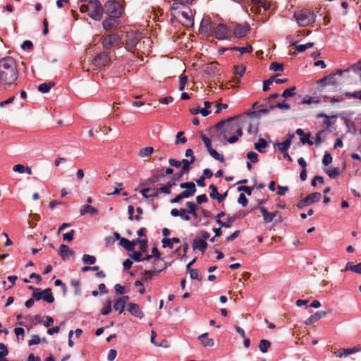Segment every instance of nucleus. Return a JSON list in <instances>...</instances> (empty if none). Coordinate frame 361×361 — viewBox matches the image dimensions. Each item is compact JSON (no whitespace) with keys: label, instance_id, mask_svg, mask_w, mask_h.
I'll use <instances>...</instances> for the list:
<instances>
[{"label":"nucleus","instance_id":"55","mask_svg":"<svg viewBox=\"0 0 361 361\" xmlns=\"http://www.w3.org/2000/svg\"><path fill=\"white\" fill-rule=\"evenodd\" d=\"M245 72V67H244L243 66L233 67V74L235 75H239L240 77H242Z\"/></svg>","mask_w":361,"mask_h":361},{"label":"nucleus","instance_id":"34","mask_svg":"<svg viewBox=\"0 0 361 361\" xmlns=\"http://www.w3.org/2000/svg\"><path fill=\"white\" fill-rule=\"evenodd\" d=\"M314 45V42H308L305 44H298V42H294L292 44V46H293L298 52H303L307 49L313 47Z\"/></svg>","mask_w":361,"mask_h":361},{"label":"nucleus","instance_id":"62","mask_svg":"<svg viewBox=\"0 0 361 361\" xmlns=\"http://www.w3.org/2000/svg\"><path fill=\"white\" fill-rule=\"evenodd\" d=\"M238 202L243 207H246L248 204V200L243 193H240L238 199Z\"/></svg>","mask_w":361,"mask_h":361},{"label":"nucleus","instance_id":"12","mask_svg":"<svg viewBox=\"0 0 361 361\" xmlns=\"http://www.w3.org/2000/svg\"><path fill=\"white\" fill-rule=\"evenodd\" d=\"M121 42L120 37L116 34H111L104 37L102 39V45L104 49H109L119 44Z\"/></svg>","mask_w":361,"mask_h":361},{"label":"nucleus","instance_id":"10","mask_svg":"<svg viewBox=\"0 0 361 361\" xmlns=\"http://www.w3.org/2000/svg\"><path fill=\"white\" fill-rule=\"evenodd\" d=\"M348 71V70H337L336 73H331L329 75L320 79L318 81V83L320 84L322 87H325L326 85L335 86L338 84L336 75L338 74L339 75H341L343 73Z\"/></svg>","mask_w":361,"mask_h":361},{"label":"nucleus","instance_id":"31","mask_svg":"<svg viewBox=\"0 0 361 361\" xmlns=\"http://www.w3.org/2000/svg\"><path fill=\"white\" fill-rule=\"evenodd\" d=\"M348 270H350L355 273H357L358 274H361V263H359L357 264H354L353 262H348L345 267L344 269V271H347Z\"/></svg>","mask_w":361,"mask_h":361},{"label":"nucleus","instance_id":"38","mask_svg":"<svg viewBox=\"0 0 361 361\" xmlns=\"http://www.w3.org/2000/svg\"><path fill=\"white\" fill-rule=\"evenodd\" d=\"M254 4L257 8H262L264 11H268L271 7L270 3L264 0H255Z\"/></svg>","mask_w":361,"mask_h":361},{"label":"nucleus","instance_id":"64","mask_svg":"<svg viewBox=\"0 0 361 361\" xmlns=\"http://www.w3.org/2000/svg\"><path fill=\"white\" fill-rule=\"evenodd\" d=\"M344 95L347 98L354 97V98L361 99V91L355 92H345Z\"/></svg>","mask_w":361,"mask_h":361},{"label":"nucleus","instance_id":"28","mask_svg":"<svg viewBox=\"0 0 361 361\" xmlns=\"http://www.w3.org/2000/svg\"><path fill=\"white\" fill-rule=\"evenodd\" d=\"M80 215H85L86 214H90L91 215H96L98 214V209L90 204H84L81 207L80 211Z\"/></svg>","mask_w":361,"mask_h":361},{"label":"nucleus","instance_id":"51","mask_svg":"<svg viewBox=\"0 0 361 361\" xmlns=\"http://www.w3.org/2000/svg\"><path fill=\"white\" fill-rule=\"evenodd\" d=\"M332 162V157L329 152H325L322 159V164L324 166H328Z\"/></svg>","mask_w":361,"mask_h":361},{"label":"nucleus","instance_id":"42","mask_svg":"<svg viewBox=\"0 0 361 361\" xmlns=\"http://www.w3.org/2000/svg\"><path fill=\"white\" fill-rule=\"evenodd\" d=\"M343 351L346 355V356H348L349 355L361 351V345L357 344L353 348H345V350H343Z\"/></svg>","mask_w":361,"mask_h":361},{"label":"nucleus","instance_id":"9","mask_svg":"<svg viewBox=\"0 0 361 361\" xmlns=\"http://www.w3.org/2000/svg\"><path fill=\"white\" fill-rule=\"evenodd\" d=\"M200 33L204 37H213L214 32V25L209 17L202 19L199 28Z\"/></svg>","mask_w":361,"mask_h":361},{"label":"nucleus","instance_id":"15","mask_svg":"<svg viewBox=\"0 0 361 361\" xmlns=\"http://www.w3.org/2000/svg\"><path fill=\"white\" fill-rule=\"evenodd\" d=\"M250 27L247 23L237 25L233 30V35L237 38H242L246 36L250 32Z\"/></svg>","mask_w":361,"mask_h":361},{"label":"nucleus","instance_id":"8","mask_svg":"<svg viewBox=\"0 0 361 361\" xmlns=\"http://www.w3.org/2000/svg\"><path fill=\"white\" fill-rule=\"evenodd\" d=\"M209 236L210 235L207 231H201L193 240L192 245V250L194 251L198 250L204 253L207 248L208 244L207 240L209 239Z\"/></svg>","mask_w":361,"mask_h":361},{"label":"nucleus","instance_id":"35","mask_svg":"<svg viewBox=\"0 0 361 361\" xmlns=\"http://www.w3.org/2000/svg\"><path fill=\"white\" fill-rule=\"evenodd\" d=\"M54 86H55V82L52 81L48 83H42L38 86V90L42 93H47Z\"/></svg>","mask_w":361,"mask_h":361},{"label":"nucleus","instance_id":"2","mask_svg":"<svg viewBox=\"0 0 361 361\" xmlns=\"http://www.w3.org/2000/svg\"><path fill=\"white\" fill-rule=\"evenodd\" d=\"M243 134L242 128L237 121V117L228 118L223 131L224 138L230 144H233L238 140Z\"/></svg>","mask_w":361,"mask_h":361},{"label":"nucleus","instance_id":"18","mask_svg":"<svg viewBox=\"0 0 361 361\" xmlns=\"http://www.w3.org/2000/svg\"><path fill=\"white\" fill-rule=\"evenodd\" d=\"M180 188L187 189L183 191V193H186V197H190L192 196L196 192V187L193 182H185L180 185Z\"/></svg>","mask_w":361,"mask_h":361},{"label":"nucleus","instance_id":"14","mask_svg":"<svg viewBox=\"0 0 361 361\" xmlns=\"http://www.w3.org/2000/svg\"><path fill=\"white\" fill-rule=\"evenodd\" d=\"M228 35V27L223 23L218 24L214 27V36L219 40H223L227 38Z\"/></svg>","mask_w":361,"mask_h":361},{"label":"nucleus","instance_id":"56","mask_svg":"<svg viewBox=\"0 0 361 361\" xmlns=\"http://www.w3.org/2000/svg\"><path fill=\"white\" fill-rule=\"evenodd\" d=\"M247 157L252 163H257L258 161V155L253 151H250L247 154Z\"/></svg>","mask_w":361,"mask_h":361},{"label":"nucleus","instance_id":"40","mask_svg":"<svg viewBox=\"0 0 361 361\" xmlns=\"http://www.w3.org/2000/svg\"><path fill=\"white\" fill-rule=\"evenodd\" d=\"M270 345H271L270 341H269L268 340H266V339H262L260 341L259 344V350L262 353H265L267 352L268 348L270 347Z\"/></svg>","mask_w":361,"mask_h":361},{"label":"nucleus","instance_id":"30","mask_svg":"<svg viewBox=\"0 0 361 361\" xmlns=\"http://www.w3.org/2000/svg\"><path fill=\"white\" fill-rule=\"evenodd\" d=\"M160 255L161 254L157 247H154L152 249V254H149V256L151 257V260H154L156 262V264L161 262L163 264L162 265L166 264L164 262V259L161 258Z\"/></svg>","mask_w":361,"mask_h":361},{"label":"nucleus","instance_id":"6","mask_svg":"<svg viewBox=\"0 0 361 361\" xmlns=\"http://www.w3.org/2000/svg\"><path fill=\"white\" fill-rule=\"evenodd\" d=\"M152 41L149 37H138L137 33V63L140 59L139 54L148 56L152 49Z\"/></svg>","mask_w":361,"mask_h":361},{"label":"nucleus","instance_id":"46","mask_svg":"<svg viewBox=\"0 0 361 361\" xmlns=\"http://www.w3.org/2000/svg\"><path fill=\"white\" fill-rule=\"evenodd\" d=\"M173 186V183H167L166 185L161 186L159 188V192L170 194L171 192V188Z\"/></svg>","mask_w":361,"mask_h":361},{"label":"nucleus","instance_id":"58","mask_svg":"<svg viewBox=\"0 0 361 361\" xmlns=\"http://www.w3.org/2000/svg\"><path fill=\"white\" fill-rule=\"evenodd\" d=\"M188 248H189V245H188V244L187 243H184L183 245H181V246H180L179 247H178V248L176 250L175 252H176V253H178V252H179L181 250V251L183 252V255H182V257H185V255H186V253H187V252H188Z\"/></svg>","mask_w":361,"mask_h":361},{"label":"nucleus","instance_id":"44","mask_svg":"<svg viewBox=\"0 0 361 361\" xmlns=\"http://www.w3.org/2000/svg\"><path fill=\"white\" fill-rule=\"evenodd\" d=\"M82 262L86 264H94L96 262V257L93 255L85 254L82 256Z\"/></svg>","mask_w":361,"mask_h":361},{"label":"nucleus","instance_id":"29","mask_svg":"<svg viewBox=\"0 0 361 361\" xmlns=\"http://www.w3.org/2000/svg\"><path fill=\"white\" fill-rule=\"evenodd\" d=\"M293 137H294L293 135H289V137L286 140L276 144L279 151L281 153L286 152L288 150V149L290 147V144H291V140Z\"/></svg>","mask_w":361,"mask_h":361},{"label":"nucleus","instance_id":"48","mask_svg":"<svg viewBox=\"0 0 361 361\" xmlns=\"http://www.w3.org/2000/svg\"><path fill=\"white\" fill-rule=\"evenodd\" d=\"M114 308L116 311H118L119 313H121L123 312L125 308V304L123 301L120 300L119 299L116 300L114 305Z\"/></svg>","mask_w":361,"mask_h":361},{"label":"nucleus","instance_id":"1","mask_svg":"<svg viewBox=\"0 0 361 361\" xmlns=\"http://www.w3.org/2000/svg\"><path fill=\"white\" fill-rule=\"evenodd\" d=\"M18 75L17 62L13 57L5 56L0 59V86L16 85Z\"/></svg>","mask_w":361,"mask_h":361},{"label":"nucleus","instance_id":"36","mask_svg":"<svg viewBox=\"0 0 361 361\" xmlns=\"http://www.w3.org/2000/svg\"><path fill=\"white\" fill-rule=\"evenodd\" d=\"M267 146V142L263 138H259L258 142L255 144V148L260 153H263L265 152L264 149Z\"/></svg>","mask_w":361,"mask_h":361},{"label":"nucleus","instance_id":"19","mask_svg":"<svg viewBox=\"0 0 361 361\" xmlns=\"http://www.w3.org/2000/svg\"><path fill=\"white\" fill-rule=\"evenodd\" d=\"M259 211L265 223H270L277 216L279 212H269L264 207H259Z\"/></svg>","mask_w":361,"mask_h":361},{"label":"nucleus","instance_id":"25","mask_svg":"<svg viewBox=\"0 0 361 361\" xmlns=\"http://www.w3.org/2000/svg\"><path fill=\"white\" fill-rule=\"evenodd\" d=\"M198 339L204 347H213L214 345V340L208 338V333H204L199 336Z\"/></svg>","mask_w":361,"mask_h":361},{"label":"nucleus","instance_id":"26","mask_svg":"<svg viewBox=\"0 0 361 361\" xmlns=\"http://www.w3.org/2000/svg\"><path fill=\"white\" fill-rule=\"evenodd\" d=\"M295 133L301 137L300 141L302 144L307 143L310 146L314 145V142L310 140V134L305 135L304 130L301 128L297 129Z\"/></svg>","mask_w":361,"mask_h":361},{"label":"nucleus","instance_id":"27","mask_svg":"<svg viewBox=\"0 0 361 361\" xmlns=\"http://www.w3.org/2000/svg\"><path fill=\"white\" fill-rule=\"evenodd\" d=\"M119 245L123 247L127 251H133L135 246V240L130 241L129 240L124 238L123 239H121Z\"/></svg>","mask_w":361,"mask_h":361},{"label":"nucleus","instance_id":"39","mask_svg":"<svg viewBox=\"0 0 361 361\" xmlns=\"http://www.w3.org/2000/svg\"><path fill=\"white\" fill-rule=\"evenodd\" d=\"M209 154L216 160L219 161L221 163H224L225 159L223 155L220 154L216 150L214 149H209L208 150Z\"/></svg>","mask_w":361,"mask_h":361},{"label":"nucleus","instance_id":"63","mask_svg":"<svg viewBox=\"0 0 361 361\" xmlns=\"http://www.w3.org/2000/svg\"><path fill=\"white\" fill-rule=\"evenodd\" d=\"M183 176V173H181L180 171L177 172L173 176L172 178L169 181H168V183H173L174 186L176 184V181H178L182 178Z\"/></svg>","mask_w":361,"mask_h":361},{"label":"nucleus","instance_id":"47","mask_svg":"<svg viewBox=\"0 0 361 361\" xmlns=\"http://www.w3.org/2000/svg\"><path fill=\"white\" fill-rule=\"evenodd\" d=\"M284 69V66L283 63H279L277 62H273L271 63L269 66V70L274 71H283Z\"/></svg>","mask_w":361,"mask_h":361},{"label":"nucleus","instance_id":"21","mask_svg":"<svg viewBox=\"0 0 361 361\" xmlns=\"http://www.w3.org/2000/svg\"><path fill=\"white\" fill-rule=\"evenodd\" d=\"M154 149L152 147H146L140 149L137 154L140 158L144 159L145 161H148L150 156L154 153Z\"/></svg>","mask_w":361,"mask_h":361},{"label":"nucleus","instance_id":"53","mask_svg":"<svg viewBox=\"0 0 361 361\" xmlns=\"http://www.w3.org/2000/svg\"><path fill=\"white\" fill-rule=\"evenodd\" d=\"M317 118H324L325 120L323 122V124L326 126V128H329L332 126V123L330 121V117L325 114H319L317 116Z\"/></svg>","mask_w":361,"mask_h":361},{"label":"nucleus","instance_id":"59","mask_svg":"<svg viewBox=\"0 0 361 361\" xmlns=\"http://www.w3.org/2000/svg\"><path fill=\"white\" fill-rule=\"evenodd\" d=\"M209 188L212 190V192L209 194L210 197L212 199H216L217 196H219L216 186L214 184H211L209 185Z\"/></svg>","mask_w":361,"mask_h":361},{"label":"nucleus","instance_id":"22","mask_svg":"<svg viewBox=\"0 0 361 361\" xmlns=\"http://www.w3.org/2000/svg\"><path fill=\"white\" fill-rule=\"evenodd\" d=\"M118 18L116 17H109L108 16L106 19L104 20L102 25L103 27L106 30H109L114 27L116 26L118 24Z\"/></svg>","mask_w":361,"mask_h":361},{"label":"nucleus","instance_id":"45","mask_svg":"<svg viewBox=\"0 0 361 361\" xmlns=\"http://www.w3.org/2000/svg\"><path fill=\"white\" fill-rule=\"evenodd\" d=\"M296 87L295 86H293L292 87L290 88H288V89H286L282 93V97L287 99L288 97H293V95H295V90Z\"/></svg>","mask_w":361,"mask_h":361},{"label":"nucleus","instance_id":"11","mask_svg":"<svg viewBox=\"0 0 361 361\" xmlns=\"http://www.w3.org/2000/svg\"><path fill=\"white\" fill-rule=\"evenodd\" d=\"M321 197H322V195L320 192H315L311 193L310 195H309L306 196L305 197H304L303 199L300 200L297 203V207L300 209L303 208V207L308 206L312 203L319 201Z\"/></svg>","mask_w":361,"mask_h":361},{"label":"nucleus","instance_id":"20","mask_svg":"<svg viewBox=\"0 0 361 361\" xmlns=\"http://www.w3.org/2000/svg\"><path fill=\"white\" fill-rule=\"evenodd\" d=\"M59 255L63 260H66L70 256H74L75 252L68 245L62 244L59 247Z\"/></svg>","mask_w":361,"mask_h":361},{"label":"nucleus","instance_id":"16","mask_svg":"<svg viewBox=\"0 0 361 361\" xmlns=\"http://www.w3.org/2000/svg\"><path fill=\"white\" fill-rule=\"evenodd\" d=\"M126 49L133 54L135 53V34L133 32H126Z\"/></svg>","mask_w":361,"mask_h":361},{"label":"nucleus","instance_id":"61","mask_svg":"<svg viewBox=\"0 0 361 361\" xmlns=\"http://www.w3.org/2000/svg\"><path fill=\"white\" fill-rule=\"evenodd\" d=\"M111 310L112 309H111V302L110 301H107L106 303L105 304L104 307L102 310L101 313L103 315H107V314H109L111 312Z\"/></svg>","mask_w":361,"mask_h":361},{"label":"nucleus","instance_id":"13","mask_svg":"<svg viewBox=\"0 0 361 361\" xmlns=\"http://www.w3.org/2000/svg\"><path fill=\"white\" fill-rule=\"evenodd\" d=\"M110 62L111 57L107 51H103L97 54L92 61L93 65L96 66H105L109 65Z\"/></svg>","mask_w":361,"mask_h":361},{"label":"nucleus","instance_id":"50","mask_svg":"<svg viewBox=\"0 0 361 361\" xmlns=\"http://www.w3.org/2000/svg\"><path fill=\"white\" fill-rule=\"evenodd\" d=\"M279 74H276L274 76L269 78V79L264 80L262 90L263 91H267L269 90V85L274 82V78L278 76Z\"/></svg>","mask_w":361,"mask_h":361},{"label":"nucleus","instance_id":"52","mask_svg":"<svg viewBox=\"0 0 361 361\" xmlns=\"http://www.w3.org/2000/svg\"><path fill=\"white\" fill-rule=\"evenodd\" d=\"M188 81V76L181 75L179 77V87L178 90L183 91L185 89V84Z\"/></svg>","mask_w":361,"mask_h":361},{"label":"nucleus","instance_id":"37","mask_svg":"<svg viewBox=\"0 0 361 361\" xmlns=\"http://www.w3.org/2000/svg\"><path fill=\"white\" fill-rule=\"evenodd\" d=\"M231 50L238 51L240 53V54H243L245 53H251L253 51L252 47L251 45H247L246 47H233L230 49Z\"/></svg>","mask_w":361,"mask_h":361},{"label":"nucleus","instance_id":"32","mask_svg":"<svg viewBox=\"0 0 361 361\" xmlns=\"http://www.w3.org/2000/svg\"><path fill=\"white\" fill-rule=\"evenodd\" d=\"M195 160V157H192L190 160L186 159H183L182 160L183 166H182L180 172L183 173V174L185 173H188L189 171L190 170V165L193 164Z\"/></svg>","mask_w":361,"mask_h":361},{"label":"nucleus","instance_id":"54","mask_svg":"<svg viewBox=\"0 0 361 361\" xmlns=\"http://www.w3.org/2000/svg\"><path fill=\"white\" fill-rule=\"evenodd\" d=\"M41 293H42V297L49 296L51 299H52L51 301H46L48 303H52L54 302V297L52 295L51 289L49 288H47L44 289V290L41 291Z\"/></svg>","mask_w":361,"mask_h":361},{"label":"nucleus","instance_id":"57","mask_svg":"<svg viewBox=\"0 0 361 361\" xmlns=\"http://www.w3.org/2000/svg\"><path fill=\"white\" fill-rule=\"evenodd\" d=\"M183 131H180L177 133L176 144H178L179 142L183 144L187 142V139L185 137H183Z\"/></svg>","mask_w":361,"mask_h":361},{"label":"nucleus","instance_id":"7","mask_svg":"<svg viewBox=\"0 0 361 361\" xmlns=\"http://www.w3.org/2000/svg\"><path fill=\"white\" fill-rule=\"evenodd\" d=\"M137 262H149L151 257L148 253V240L147 238L140 239L137 238Z\"/></svg>","mask_w":361,"mask_h":361},{"label":"nucleus","instance_id":"49","mask_svg":"<svg viewBox=\"0 0 361 361\" xmlns=\"http://www.w3.org/2000/svg\"><path fill=\"white\" fill-rule=\"evenodd\" d=\"M325 172L331 178H336L339 175V168L335 167L332 169H326Z\"/></svg>","mask_w":361,"mask_h":361},{"label":"nucleus","instance_id":"4","mask_svg":"<svg viewBox=\"0 0 361 361\" xmlns=\"http://www.w3.org/2000/svg\"><path fill=\"white\" fill-rule=\"evenodd\" d=\"M294 18L300 26L305 27L314 23L316 16L312 11L301 10L294 13Z\"/></svg>","mask_w":361,"mask_h":361},{"label":"nucleus","instance_id":"60","mask_svg":"<svg viewBox=\"0 0 361 361\" xmlns=\"http://www.w3.org/2000/svg\"><path fill=\"white\" fill-rule=\"evenodd\" d=\"M75 231L74 230H71L70 232L64 233L63 235V238L64 240L68 242H71L73 240Z\"/></svg>","mask_w":361,"mask_h":361},{"label":"nucleus","instance_id":"17","mask_svg":"<svg viewBox=\"0 0 361 361\" xmlns=\"http://www.w3.org/2000/svg\"><path fill=\"white\" fill-rule=\"evenodd\" d=\"M331 310H329L328 312L317 311L314 314H312L310 317H309L306 319L305 323L306 325H310L312 323L317 322L319 319L325 317L328 313H331Z\"/></svg>","mask_w":361,"mask_h":361},{"label":"nucleus","instance_id":"5","mask_svg":"<svg viewBox=\"0 0 361 361\" xmlns=\"http://www.w3.org/2000/svg\"><path fill=\"white\" fill-rule=\"evenodd\" d=\"M123 11L121 4L116 1H107L103 7V13L109 17L119 18Z\"/></svg>","mask_w":361,"mask_h":361},{"label":"nucleus","instance_id":"43","mask_svg":"<svg viewBox=\"0 0 361 361\" xmlns=\"http://www.w3.org/2000/svg\"><path fill=\"white\" fill-rule=\"evenodd\" d=\"M189 271L190 276L192 279H196L199 281L202 280V276L200 274V271L197 269H191Z\"/></svg>","mask_w":361,"mask_h":361},{"label":"nucleus","instance_id":"24","mask_svg":"<svg viewBox=\"0 0 361 361\" xmlns=\"http://www.w3.org/2000/svg\"><path fill=\"white\" fill-rule=\"evenodd\" d=\"M166 267V264H164V265L161 266L160 269L144 271L142 275V280L145 281L150 280L153 277V276L159 274L162 270H164Z\"/></svg>","mask_w":361,"mask_h":361},{"label":"nucleus","instance_id":"3","mask_svg":"<svg viewBox=\"0 0 361 361\" xmlns=\"http://www.w3.org/2000/svg\"><path fill=\"white\" fill-rule=\"evenodd\" d=\"M81 13H87L93 20L99 21L103 16V6L99 0H89L88 4H82L80 7Z\"/></svg>","mask_w":361,"mask_h":361},{"label":"nucleus","instance_id":"41","mask_svg":"<svg viewBox=\"0 0 361 361\" xmlns=\"http://www.w3.org/2000/svg\"><path fill=\"white\" fill-rule=\"evenodd\" d=\"M190 112L192 114H201L202 116H207L211 113L210 111L202 109L200 106L191 109Z\"/></svg>","mask_w":361,"mask_h":361},{"label":"nucleus","instance_id":"33","mask_svg":"<svg viewBox=\"0 0 361 361\" xmlns=\"http://www.w3.org/2000/svg\"><path fill=\"white\" fill-rule=\"evenodd\" d=\"M32 298L36 300H43L44 301H51L52 299L49 296L42 297V293H41L40 288H35L32 294Z\"/></svg>","mask_w":361,"mask_h":361},{"label":"nucleus","instance_id":"23","mask_svg":"<svg viewBox=\"0 0 361 361\" xmlns=\"http://www.w3.org/2000/svg\"><path fill=\"white\" fill-rule=\"evenodd\" d=\"M219 64L216 62H212L207 65L204 72L210 77H214L219 72Z\"/></svg>","mask_w":361,"mask_h":361}]
</instances>
